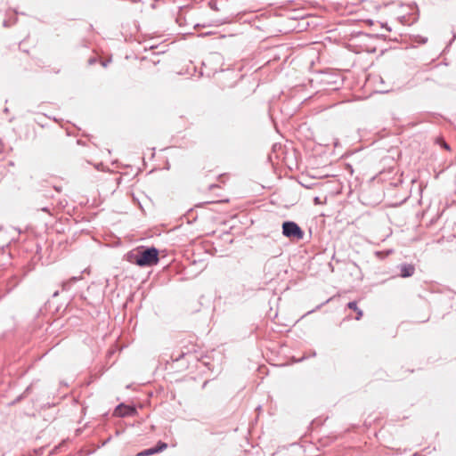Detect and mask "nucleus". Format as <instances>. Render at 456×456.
<instances>
[{"label":"nucleus","mask_w":456,"mask_h":456,"mask_svg":"<svg viewBox=\"0 0 456 456\" xmlns=\"http://www.w3.org/2000/svg\"><path fill=\"white\" fill-rule=\"evenodd\" d=\"M126 259L140 267H151L159 261V250L155 247L137 248L135 251H129Z\"/></svg>","instance_id":"obj_1"},{"label":"nucleus","mask_w":456,"mask_h":456,"mask_svg":"<svg viewBox=\"0 0 456 456\" xmlns=\"http://www.w3.org/2000/svg\"><path fill=\"white\" fill-rule=\"evenodd\" d=\"M282 234L289 239L301 240L304 238L305 232L297 223L285 221L282 224Z\"/></svg>","instance_id":"obj_2"},{"label":"nucleus","mask_w":456,"mask_h":456,"mask_svg":"<svg viewBox=\"0 0 456 456\" xmlns=\"http://www.w3.org/2000/svg\"><path fill=\"white\" fill-rule=\"evenodd\" d=\"M136 413L137 411L134 406L126 405L125 403L118 404L114 411V415L121 418L134 416Z\"/></svg>","instance_id":"obj_3"},{"label":"nucleus","mask_w":456,"mask_h":456,"mask_svg":"<svg viewBox=\"0 0 456 456\" xmlns=\"http://www.w3.org/2000/svg\"><path fill=\"white\" fill-rule=\"evenodd\" d=\"M167 447V444L162 441H159L156 446L143 450L137 453L136 456H149L155 453H159L166 450Z\"/></svg>","instance_id":"obj_4"},{"label":"nucleus","mask_w":456,"mask_h":456,"mask_svg":"<svg viewBox=\"0 0 456 456\" xmlns=\"http://www.w3.org/2000/svg\"><path fill=\"white\" fill-rule=\"evenodd\" d=\"M400 276L403 278H408L414 274L415 267L411 264H402L399 265Z\"/></svg>","instance_id":"obj_5"},{"label":"nucleus","mask_w":456,"mask_h":456,"mask_svg":"<svg viewBox=\"0 0 456 456\" xmlns=\"http://www.w3.org/2000/svg\"><path fill=\"white\" fill-rule=\"evenodd\" d=\"M82 277L81 276H73L70 279L62 281L61 288L63 291H68L70 289L72 285L76 283L77 281H79Z\"/></svg>","instance_id":"obj_6"},{"label":"nucleus","mask_w":456,"mask_h":456,"mask_svg":"<svg viewBox=\"0 0 456 456\" xmlns=\"http://www.w3.org/2000/svg\"><path fill=\"white\" fill-rule=\"evenodd\" d=\"M347 307L356 312L355 320L359 321L362 316V311L357 306L356 301H351L347 304Z\"/></svg>","instance_id":"obj_7"},{"label":"nucleus","mask_w":456,"mask_h":456,"mask_svg":"<svg viewBox=\"0 0 456 456\" xmlns=\"http://www.w3.org/2000/svg\"><path fill=\"white\" fill-rule=\"evenodd\" d=\"M25 397H26V396H25V395L21 394V395H20L18 397H16V398L14 399V401H13V402H12V403H11V404H12V405H14V404L18 403L19 402H20V401H21L22 399H24Z\"/></svg>","instance_id":"obj_8"},{"label":"nucleus","mask_w":456,"mask_h":456,"mask_svg":"<svg viewBox=\"0 0 456 456\" xmlns=\"http://www.w3.org/2000/svg\"><path fill=\"white\" fill-rule=\"evenodd\" d=\"M32 387H33V384H30L29 386H28L26 387V389L24 390V392L22 394L25 395V396H27L28 395H29L31 393Z\"/></svg>","instance_id":"obj_9"},{"label":"nucleus","mask_w":456,"mask_h":456,"mask_svg":"<svg viewBox=\"0 0 456 456\" xmlns=\"http://www.w3.org/2000/svg\"><path fill=\"white\" fill-rule=\"evenodd\" d=\"M96 61H97L96 58L95 57H92V58H90L88 60V64L89 65H93V64L96 63Z\"/></svg>","instance_id":"obj_10"},{"label":"nucleus","mask_w":456,"mask_h":456,"mask_svg":"<svg viewBox=\"0 0 456 456\" xmlns=\"http://www.w3.org/2000/svg\"><path fill=\"white\" fill-rule=\"evenodd\" d=\"M110 61H111V60H110V59L106 60V61H102V65L103 67H107V66H108V64H109Z\"/></svg>","instance_id":"obj_11"},{"label":"nucleus","mask_w":456,"mask_h":456,"mask_svg":"<svg viewBox=\"0 0 456 456\" xmlns=\"http://www.w3.org/2000/svg\"><path fill=\"white\" fill-rule=\"evenodd\" d=\"M444 149H446V150H449V149H450L449 145H448L446 142H444Z\"/></svg>","instance_id":"obj_12"},{"label":"nucleus","mask_w":456,"mask_h":456,"mask_svg":"<svg viewBox=\"0 0 456 456\" xmlns=\"http://www.w3.org/2000/svg\"><path fill=\"white\" fill-rule=\"evenodd\" d=\"M58 294H59V292H58V291L54 292V293H53V297L58 296Z\"/></svg>","instance_id":"obj_13"},{"label":"nucleus","mask_w":456,"mask_h":456,"mask_svg":"<svg viewBox=\"0 0 456 456\" xmlns=\"http://www.w3.org/2000/svg\"><path fill=\"white\" fill-rule=\"evenodd\" d=\"M314 201H315V202H319V198H318V197H316V198L314 199Z\"/></svg>","instance_id":"obj_14"},{"label":"nucleus","mask_w":456,"mask_h":456,"mask_svg":"<svg viewBox=\"0 0 456 456\" xmlns=\"http://www.w3.org/2000/svg\"><path fill=\"white\" fill-rule=\"evenodd\" d=\"M385 27H386V28H387V30H389V31L391 30V28H390L389 27H387V25H386Z\"/></svg>","instance_id":"obj_15"},{"label":"nucleus","mask_w":456,"mask_h":456,"mask_svg":"<svg viewBox=\"0 0 456 456\" xmlns=\"http://www.w3.org/2000/svg\"><path fill=\"white\" fill-rule=\"evenodd\" d=\"M210 6H211V9H214L215 4H210Z\"/></svg>","instance_id":"obj_16"},{"label":"nucleus","mask_w":456,"mask_h":456,"mask_svg":"<svg viewBox=\"0 0 456 456\" xmlns=\"http://www.w3.org/2000/svg\"><path fill=\"white\" fill-rule=\"evenodd\" d=\"M210 6H211V9H214L215 4H210Z\"/></svg>","instance_id":"obj_17"},{"label":"nucleus","mask_w":456,"mask_h":456,"mask_svg":"<svg viewBox=\"0 0 456 456\" xmlns=\"http://www.w3.org/2000/svg\"><path fill=\"white\" fill-rule=\"evenodd\" d=\"M43 211H48V209L46 208H44Z\"/></svg>","instance_id":"obj_18"}]
</instances>
